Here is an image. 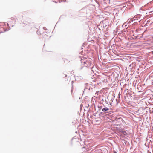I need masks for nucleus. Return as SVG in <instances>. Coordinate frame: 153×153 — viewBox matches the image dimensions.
I'll list each match as a JSON object with an SVG mask.
<instances>
[{
	"mask_svg": "<svg viewBox=\"0 0 153 153\" xmlns=\"http://www.w3.org/2000/svg\"><path fill=\"white\" fill-rule=\"evenodd\" d=\"M114 153H117V152L116 151H114Z\"/></svg>",
	"mask_w": 153,
	"mask_h": 153,
	"instance_id": "obj_18",
	"label": "nucleus"
},
{
	"mask_svg": "<svg viewBox=\"0 0 153 153\" xmlns=\"http://www.w3.org/2000/svg\"><path fill=\"white\" fill-rule=\"evenodd\" d=\"M109 109L104 106V108L102 109V111L103 112L108 113V111L109 110Z\"/></svg>",
	"mask_w": 153,
	"mask_h": 153,
	"instance_id": "obj_2",
	"label": "nucleus"
},
{
	"mask_svg": "<svg viewBox=\"0 0 153 153\" xmlns=\"http://www.w3.org/2000/svg\"><path fill=\"white\" fill-rule=\"evenodd\" d=\"M85 88L84 89V90L83 91V92H84L85 91L87 92L90 90V87L88 86V83L85 84Z\"/></svg>",
	"mask_w": 153,
	"mask_h": 153,
	"instance_id": "obj_1",
	"label": "nucleus"
},
{
	"mask_svg": "<svg viewBox=\"0 0 153 153\" xmlns=\"http://www.w3.org/2000/svg\"><path fill=\"white\" fill-rule=\"evenodd\" d=\"M4 30V32H5V31H6L7 30V29L5 30Z\"/></svg>",
	"mask_w": 153,
	"mask_h": 153,
	"instance_id": "obj_21",
	"label": "nucleus"
},
{
	"mask_svg": "<svg viewBox=\"0 0 153 153\" xmlns=\"http://www.w3.org/2000/svg\"><path fill=\"white\" fill-rule=\"evenodd\" d=\"M11 19L12 21H14L13 22L14 24H15L16 22H17V20H18L16 17H12L11 18Z\"/></svg>",
	"mask_w": 153,
	"mask_h": 153,
	"instance_id": "obj_4",
	"label": "nucleus"
},
{
	"mask_svg": "<svg viewBox=\"0 0 153 153\" xmlns=\"http://www.w3.org/2000/svg\"><path fill=\"white\" fill-rule=\"evenodd\" d=\"M121 132L125 135H127V133L124 131H122Z\"/></svg>",
	"mask_w": 153,
	"mask_h": 153,
	"instance_id": "obj_6",
	"label": "nucleus"
},
{
	"mask_svg": "<svg viewBox=\"0 0 153 153\" xmlns=\"http://www.w3.org/2000/svg\"><path fill=\"white\" fill-rule=\"evenodd\" d=\"M129 95L131 97H132V94H129Z\"/></svg>",
	"mask_w": 153,
	"mask_h": 153,
	"instance_id": "obj_15",
	"label": "nucleus"
},
{
	"mask_svg": "<svg viewBox=\"0 0 153 153\" xmlns=\"http://www.w3.org/2000/svg\"><path fill=\"white\" fill-rule=\"evenodd\" d=\"M66 0H61V1H60L59 2L61 3V2H66Z\"/></svg>",
	"mask_w": 153,
	"mask_h": 153,
	"instance_id": "obj_7",
	"label": "nucleus"
},
{
	"mask_svg": "<svg viewBox=\"0 0 153 153\" xmlns=\"http://www.w3.org/2000/svg\"><path fill=\"white\" fill-rule=\"evenodd\" d=\"M72 123H73V125H74V124H76V123H77L76 121L75 120H74L72 122Z\"/></svg>",
	"mask_w": 153,
	"mask_h": 153,
	"instance_id": "obj_8",
	"label": "nucleus"
},
{
	"mask_svg": "<svg viewBox=\"0 0 153 153\" xmlns=\"http://www.w3.org/2000/svg\"><path fill=\"white\" fill-rule=\"evenodd\" d=\"M148 26V25H147V23H146V24L145 25V26Z\"/></svg>",
	"mask_w": 153,
	"mask_h": 153,
	"instance_id": "obj_16",
	"label": "nucleus"
},
{
	"mask_svg": "<svg viewBox=\"0 0 153 153\" xmlns=\"http://www.w3.org/2000/svg\"><path fill=\"white\" fill-rule=\"evenodd\" d=\"M103 107V106H100V109H102V108Z\"/></svg>",
	"mask_w": 153,
	"mask_h": 153,
	"instance_id": "obj_13",
	"label": "nucleus"
},
{
	"mask_svg": "<svg viewBox=\"0 0 153 153\" xmlns=\"http://www.w3.org/2000/svg\"><path fill=\"white\" fill-rule=\"evenodd\" d=\"M97 2L98 4H99V3H98V1H97Z\"/></svg>",
	"mask_w": 153,
	"mask_h": 153,
	"instance_id": "obj_25",
	"label": "nucleus"
},
{
	"mask_svg": "<svg viewBox=\"0 0 153 153\" xmlns=\"http://www.w3.org/2000/svg\"><path fill=\"white\" fill-rule=\"evenodd\" d=\"M7 24L8 25H9V24L8 23H7Z\"/></svg>",
	"mask_w": 153,
	"mask_h": 153,
	"instance_id": "obj_28",
	"label": "nucleus"
},
{
	"mask_svg": "<svg viewBox=\"0 0 153 153\" xmlns=\"http://www.w3.org/2000/svg\"><path fill=\"white\" fill-rule=\"evenodd\" d=\"M128 21H129V22H129V23H130V22H132V21H133V20H131V19H130L129 20V19L128 20Z\"/></svg>",
	"mask_w": 153,
	"mask_h": 153,
	"instance_id": "obj_9",
	"label": "nucleus"
},
{
	"mask_svg": "<svg viewBox=\"0 0 153 153\" xmlns=\"http://www.w3.org/2000/svg\"><path fill=\"white\" fill-rule=\"evenodd\" d=\"M48 36V35H47L46 34H45L43 36V38H44V37H47Z\"/></svg>",
	"mask_w": 153,
	"mask_h": 153,
	"instance_id": "obj_10",
	"label": "nucleus"
},
{
	"mask_svg": "<svg viewBox=\"0 0 153 153\" xmlns=\"http://www.w3.org/2000/svg\"><path fill=\"white\" fill-rule=\"evenodd\" d=\"M65 77L67 76V74H65Z\"/></svg>",
	"mask_w": 153,
	"mask_h": 153,
	"instance_id": "obj_20",
	"label": "nucleus"
},
{
	"mask_svg": "<svg viewBox=\"0 0 153 153\" xmlns=\"http://www.w3.org/2000/svg\"><path fill=\"white\" fill-rule=\"evenodd\" d=\"M43 28L44 30H47V29L45 27H44Z\"/></svg>",
	"mask_w": 153,
	"mask_h": 153,
	"instance_id": "obj_12",
	"label": "nucleus"
},
{
	"mask_svg": "<svg viewBox=\"0 0 153 153\" xmlns=\"http://www.w3.org/2000/svg\"><path fill=\"white\" fill-rule=\"evenodd\" d=\"M14 26V25H11L12 27H13Z\"/></svg>",
	"mask_w": 153,
	"mask_h": 153,
	"instance_id": "obj_23",
	"label": "nucleus"
},
{
	"mask_svg": "<svg viewBox=\"0 0 153 153\" xmlns=\"http://www.w3.org/2000/svg\"><path fill=\"white\" fill-rule=\"evenodd\" d=\"M118 119H120L122 120V119L121 117H119V118H117Z\"/></svg>",
	"mask_w": 153,
	"mask_h": 153,
	"instance_id": "obj_14",
	"label": "nucleus"
},
{
	"mask_svg": "<svg viewBox=\"0 0 153 153\" xmlns=\"http://www.w3.org/2000/svg\"><path fill=\"white\" fill-rule=\"evenodd\" d=\"M150 22V20H147V23H147V24H148V23H149Z\"/></svg>",
	"mask_w": 153,
	"mask_h": 153,
	"instance_id": "obj_11",
	"label": "nucleus"
},
{
	"mask_svg": "<svg viewBox=\"0 0 153 153\" xmlns=\"http://www.w3.org/2000/svg\"><path fill=\"white\" fill-rule=\"evenodd\" d=\"M83 68V67H81L80 68V70L82 69Z\"/></svg>",
	"mask_w": 153,
	"mask_h": 153,
	"instance_id": "obj_17",
	"label": "nucleus"
},
{
	"mask_svg": "<svg viewBox=\"0 0 153 153\" xmlns=\"http://www.w3.org/2000/svg\"><path fill=\"white\" fill-rule=\"evenodd\" d=\"M93 114H94V116H95V114H94V113Z\"/></svg>",
	"mask_w": 153,
	"mask_h": 153,
	"instance_id": "obj_26",
	"label": "nucleus"
},
{
	"mask_svg": "<svg viewBox=\"0 0 153 153\" xmlns=\"http://www.w3.org/2000/svg\"><path fill=\"white\" fill-rule=\"evenodd\" d=\"M109 1H110V0H109Z\"/></svg>",
	"mask_w": 153,
	"mask_h": 153,
	"instance_id": "obj_30",
	"label": "nucleus"
},
{
	"mask_svg": "<svg viewBox=\"0 0 153 153\" xmlns=\"http://www.w3.org/2000/svg\"><path fill=\"white\" fill-rule=\"evenodd\" d=\"M82 106V105L81 104V105H80V106L81 107Z\"/></svg>",
	"mask_w": 153,
	"mask_h": 153,
	"instance_id": "obj_29",
	"label": "nucleus"
},
{
	"mask_svg": "<svg viewBox=\"0 0 153 153\" xmlns=\"http://www.w3.org/2000/svg\"><path fill=\"white\" fill-rule=\"evenodd\" d=\"M83 47H84V46H82V49H83Z\"/></svg>",
	"mask_w": 153,
	"mask_h": 153,
	"instance_id": "obj_19",
	"label": "nucleus"
},
{
	"mask_svg": "<svg viewBox=\"0 0 153 153\" xmlns=\"http://www.w3.org/2000/svg\"><path fill=\"white\" fill-rule=\"evenodd\" d=\"M107 99H108V97H107L106 98H105V99H102V101H103V102H105L107 104H108V102H107Z\"/></svg>",
	"mask_w": 153,
	"mask_h": 153,
	"instance_id": "obj_5",
	"label": "nucleus"
},
{
	"mask_svg": "<svg viewBox=\"0 0 153 153\" xmlns=\"http://www.w3.org/2000/svg\"><path fill=\"white\" fill-rule=\"evenodd\" d=\"M2 32H2V31H1V32L0 31V33H2Z\"/></svg>",
	"mask_w": 153,
	"mask_h": 153,
	"instance_id": "obj_24",
	"label": "nucleus"
},
{
	"mask_svg": "<svg viewBox=\"0 0 153 153\" xmlns=\"http://www.w3.org/2000/svg\"><path fill=\"white\" fill-rule=\"evenodd\" d=\"M153 54V51L151 52Z\"/></svg>",
	"mask_w": 153,
	"mask_h": 153,
	"instance_id": "obj_22",
	"label": "nucleus"
},
{
	"mask_svg": "<svg viewBox=\"0 0 153 153\" xmlns=\"http://www.w3.org/2000/svg\"><path fill=\"white\" fill-rule=\"evenodd\" d=\"M72 90H71V92H72Z\"/></svg>",
	"mask_w": 153,
	"mask_h": 153,
	"instance_id": "obj_27",
	"label": "nucleus"
},
{
	"mask_svg": "<svg viewBox=\"0 0 153 153\" xmlns=\"http://www.w3.org/2000/svg\"><path fill=\"white\" fill-rule=\"evenodd\" d=\"M81 62L82 63H83V64L84 65V66H85V67H87L88 66V65L86 63V60L85 59H81Z\"/></svg>",
	"mask_w": 153,
	"mask_h": 153,
	"instance_id": "obj_3",
	"label": "nucleus"
}]
</instances>
